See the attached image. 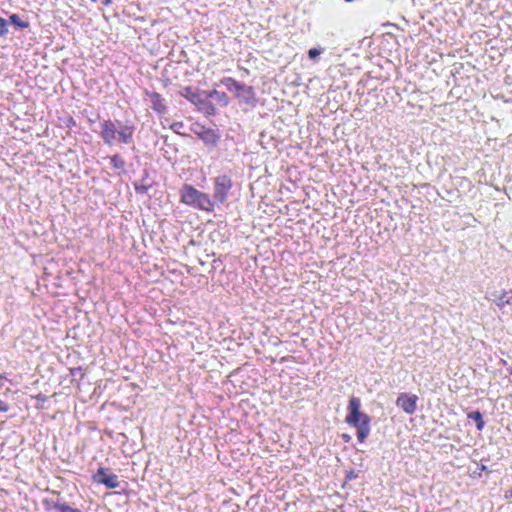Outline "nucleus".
<instances>
[{"instance_id":"obj_1","label":"nucleus","mask_w":512,"mask_h":512,"mask_svg":"<svg viewBox=\"0 0 512 512\" xmlns=\"http://www.w3.org/2000/svg\"><path fill=\"white\" fill-rule=\"evenodd\" d=\"M348 414L346 415L345 422L356 428L357 439L363 443L370 434L371 418L368 414L361 412V401L359 398L352 396L348 403Z\"/></svg>"},{"instance_id":"obj_2","label":"nucleus","mask_w":512,"mask_h":512,"mask_svg":"<svg viewBox=\"0 0 512 512\" xmlns=\"http://www.w3.org/2000/svg\"><path fill=\"white\" fill-rule=\"evenodd\" d=\"M100 129V137L108 146L131 143L135 132L133 124L122 125L118 128L111 119L103 120L100 123Z\"/></svg>"},{"instance_id":"obj_3","label":"nucleus","mask_w":512,"mask_h":512,"mask_svg":"<svg viewBox=\"0 0 512 512\" xmlns=\"http://www.w3.org/2000/svg\"><path fill=\"white\" fill-rule=\"evenodd\" d=\"M180 197L181 202L186 205L207 212H212L214 210V201L210 198L209 194L197 190L192 185H183L180 190Z\"/></svg>"},{"instance_id":"obj_4","label":"nucleus","mask_w":512,"mask_h":512,"mask_svg":"<svg viewBox=\"0 0 512 512\" xmlns=\"http://www.w3.org/2000/svg\"><path fill=\"white\" fill-rule=\"evenodd\" d=\"M233 188V180L228 175H219L214 179V203L223 204L227 201Z\"/></svg>"},{"instance_id":"obj_5","label":"nucleus","mask_w":512,"mask_h":512,"mask_svg":"<svg viewBox=\"0 0 512 512\" xmlns=\"http://www.w3.org/2000/svg\"><path fill=\"white\" fill-rule=\"evenodd\" d=\"M221 83L225 85L230 92H233L237 98L248 99L254 95L253 87L240 83L234 78L225 77L221 80Z\"/></svg>"},{"instance_id":"obj_6","label":"nucleus","mask_w":512,"mask_h":512,"mask_svg":"<svg viewBox=\"0 0 512 512\" xmlns=\"http://www.w3.org/2000/svg\"><path fill=\"white\" fill-rule=\"evenodd\" d=\"M418 396L415 394L400 393L396 399V405L405 413L412 415L417 410Z\"/></svg>"},{"instance_id":"obj_7","label":"nucleus","mask_w":512,"mask_h":512,"mask_svg":"<svg viewBox=\"0 0 512 512\" xmlns=\"http://www.w3.org/2000/svg\"><path fill=\"white\" fill-rule=\"evenodd\" d=\"M94 480L97 483L103 484L110 489L117 488L120 485L118 476L110 473L109 470L104 467H101L97 470L96 474L94 475Z\"/></svg>"},{"instance_id":"obj_8","label":"nucleus","mask_w":512,"mask_h":512,"mask_svg":"<svg viewBox=\"0 0 512 512\" xmlns=\"http://www.w3.org/2000/svg\"><path fill=\"white\" fill-rule=\"evenodd\" d=\"M205 93H206L205 91H200L199 89L191 87V86L183 87L179 91V94L182 97H184L185 99H187L189 102L193 103L194 105H196L200 101V99L204 96Z\"/></svg>"},{"instance_id":"obj_9","label":"nucleus","mask_w":512,"mask_h":512,"mask_svg":"<svg viewBox=\"0 0 512 512\" xmlns=\"http://www.w3.org/2000/svg\"><path fill=\"white\" fill-rule=\"evenodd\" d=\"M146 94L149 96L151 107L155 112L162 114L166 111L165 101L158 92H146Z\"/></svg>"},{"instance_id":"obj_10","label":"nucleus","mask_w":512,"mask_h":512,"mask_svg":"<svg viewBox=\"0 0 512 512\" xmlns=\"http://www.w3.org/2000/svg\"><path fill=\"white\" fill-rule=\"evenodd\" d=\"M195 106L198 108L200 112L204 113L207 116H212L216 112L214 104L211 101H209V98L207 97V92Z\"/></svg>"},{"instance_id":"obj_11","label":"nucleus","mask_w":512,"mask_h":512,"mask_svg":"<svg viewBox=\"0 0 512 512\" xmlns=\"http://www.w3.org/2000/svg\"><path fill=\"white\" fill-rule=\"evenodd\" d=\"M110 163L113 170L119 175L125 173L126 162L119 154L110 156Z\"/></svg>"},{"instance_id":"obj_12","label":"nucleus","mask_w":512,"mask_h":512,"mask_svg":"<svg viewBox=\"0 0 512 512\" xmlns=\"http://www.w3.org/2000/svg\"><path fill=\"white\" fill-rule=\"evenodd\" d=\"M208 98H215L219 104L222 106H227L230 103L229 96L226 92L218 91L216 89L210 90L207 92Z\"/></svg>"},{"instance_id":"obj_13","label":"nucleus","mask_w":512,"mask_h":512,"mask_svg":"<svg viewBox=\"0 0 512 512\" xmlns=\"http://www.w3.org/2000/svg\"><path fill=\"white\" fill-rule=\"evenodd\" d=\"M48 509L55 510L57 512H82L79 509L73 508L66 503L55 502Z\"/></svg>"},{"instance_id":"obj_14","label":"nucleus","mask_w":512,"mask_h":512,"mask_svg":"<svg viewBox=\"0 0 512 512\" xmlns=\"http://www.w3.org/2000/svg\"><path fill=\"white\" fill-rule=\"evenodd\" d=\"M468 418L472 419L476 423L477 430H483L485 426V422L483 420V416L480 411H473L468 414Z\"/></svg>"},{"instance_id":"obj_15","label":"nucleus","mask_w":512,"mask_h":512,"mask_svg":"<svg viewBox=\"0 0 512 512\" xmlns=\"http://www.w3.org/2000/svg\"><path fill=\"white\" fill-rule=\"evenodd\" d=\"M200 138L206 143L216 144L218 141V136L214 133L213 130L207 129L199 134Z\"/></svg>"},{"instance_id":"obj_16","label":"nucleus","mask_w":512,"mask_h":512,"mask_svg":"<svg viewBox=\"0 0 512 512\" xmlns=\"http://www.w3.org/2000/svg\"><path fill=\"white\" fill-rule=\"evenodd\" d=\"M11 23L19 28H28L29 27V23L27 21H23L21 20V18L19 17V15L17 14H12L10 17H9Z\"/></svg>"},{"instance_id":"obj_17","label":"nucleus","mask_w":512,"mask_h":512,"mask_svg":"<svg viewBox=\"0 0 512 512\" xmlns=\"http://www.w3.org/2000/svg\"><path fill=\"white\" fill-rule=\"evenodd\" d=\"M510 292L503 291L497 300V306L502 309L506 304L511 303V296H509Z\"/></svg>"},{"instance_id":"obj_18","label":"nucleus","mask_w":512,"mask_h":512,"mask_svg":"<svg viewBox=\"0 0 512 512\" xmlns=\"http://www.w3.org/2000/svg\"><path fill=\"white\" fill-rule=\"evenodd\" d=\"M7 31V21L3 17H0V37L4 36Z\"/></svg>"},{"instance_id":"obj_19","label":"nucleus","mask_w":512,"mask_h":512,"mask_svg":"<svg viewBox=\"0 0 512 512\" xmlns=\"http://www.w3.org/2000/svg\"><path fill=\"white\" fill-rule=\"evenodd\" d=\"M321 52L322 51L317 48H311L308 51V55L311 59H316L321 54Z\"/></svg>"},{"instance_id":"obj_20","label":"nucleus","mask_w":512,"mask_h":512,"mask_svg":"<svg viewBox=\"0 0 512 512\" xmlns=\"http://www.w3.org/2000/svg\"><path fill=\"white\" fill-rule=\"evenodd\" d=\"M183 127V123L182 122H174L172 125H171V129L177 133H179V130Z\"/></svg>"},{"instance_id":"obj_21","label":"nucleus","mask_w":512,"mask_h":512,"mask_svg":"<svg viewBox=\"0 0 512 512\" xmlns=\"http://www.w3.org/2000/svg\"><path fill=\"white\" fill-rule=\"evenodd\" d=\"M9 410V405L0 399V413L1 412H7Z\"/></svg>"},{"instance_id":"obj_22","label":"nucleus","mask_w":512,"mask_h":512,"mask_svg":"<svg viewBox=\"0 0 512 512\" xmlns=\"http://www.w3.org/2000/svg\"><path fill=\"white\" fill-rule=\"evenodd\" d=\"M147 189H148V187H146V186H140V185L135 184V190L138 193H145L147 191Z\"/></svg>"},{"instance_id":"obj_23","label":"nucleus","mask_w":512,"mask_h":512,"mask_svg":"<svg viewBox=\"0 0 512 512\" xmlns=\"http://www.w3.org/2000/svg\"><path fill=\"white\" fill-rule=\"evenodd\" d=\"M36 399L41 400V401H45L46 397L43 396L42 394H39V395L36 396Z\"/></svg>"},{"instance_id":"obj_24","label":"nucleus","mask_w":512,"mask_h":512,"mask_svg":"<svg viewBox=\"0 0 512 512\" xmlns=\"http://www.w3.org/2000/svg\"><path fill=\"white\" fill-rule=\"evenodd\" d=\"M354 477H355V475H354L353 471H351V472L348 474V476H347V478H348V479H350V480H351V479H353Z\"/></svg>"},{"instance_id":"obj_25","label":"nucleus","mask_w":512,"mask_h":512,"mask_svg":"<svg viewBox=\"0 0 512 512\" xmlns=\"http://www.w3.org/2000/svg\"><path fill=\"white\" fill-rule=\"evenodd\" d=\"M78 370H81V367L71 369V373L74 374V372H78Z\"/></svg>"},{"instance_id":"obj_26","label":"nucleus","mask_w":512,"mask_h":512,"mask_svg":"<svg viewBox=\"0 0 512 512\" xmlns=\"http://www.w3.org/2000/svg\"><path fill=\"white\" fill-rule=\"evenodd\" d=\"M78 370H81V367L71 369V373L74 374V372H78Z\"/></svg>"},{"instance_id":"obj_27","label":"nucleus","mask_w":512,"mask_h":512,"mask_svg":"<svg viewBox=\"0 0 512 512\" xmlns=\"http://www.w3.org/2000/svg\"><path fill=\"white\" fill-rule=\"evenodd\" d=\"M512 497V487H511V490L509 491V494L506 495V498H511Z\"/></svg>"},{"instance_id":"obj_28","label":"nucleus","mask_w":512,"mask_h":512,"mask_svg":"<svg viewBox=\"0 0 512 512\" xmlns=\"http://www.w3.org/2000/svg\"><path fill=\"white\" fill-rule=\"evenodd\" d=\"M344 439H346V441H348L350 439V436L348 435H343Z\"/></svg>"}]
</instances>
